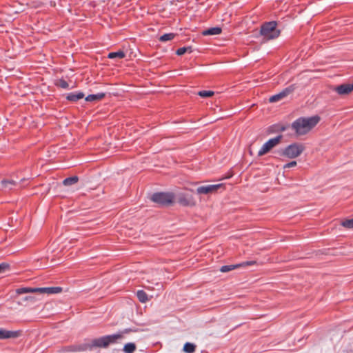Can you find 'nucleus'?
Returning <instances> with one entry per match:
<instances>
[{
	"label": "nucleus",
	"mask_w": 353,
	"mask_h": 353,
	"mask_svg": "<svg viewBox=\"0 0 353 353\" xmlns=\"http://www.w3.org/2000/svg\"><path fill=\"white\" fill-rule=\"evenodd\" d=\"M320 121V117L315 115L311 117H301L295 120L292 124V128L299 136L309 132Z\"/></svg>",
	"instance_id": "f257e3e1"
},
{
	"label": "nucleus",
	"mask_w": 353,
	"mask_h": 353,
	"mask_svg": "<svg viewBox=\"0 0 353 353\" xmlns=\"http://www.w3.org/2000/svg\"><path fill=\"white\" fill-rule=\"evenodd\" d=\"M131 332H135V330L132 329H125L119 333L96 339L93 340L92 345L99 347H106L109 344L113 343L117 340L123 339L124 334H129Z\"/></svg>",
	"instance_id": "f03ea898"
},
{
	"label": "nucleus",
	"mask_w": 353,
	"mask_h": 353,
	"mask_svg": "<svg viewBox=\"0 0 353 353\" xmlns=\"http://www.w3.org/2000/svg\"><path fill=\"white\" fill-rule=\"evenodd\" d=\"M276 21L265 22L260 28V34L264 40L274 39L279 37L281 30L277 27Z\"/></svg>",
	"instance_id": "7ed1b4c3"
},
{
	"label": "nucleus",
	"mask_w": 353,
	"mask_h": 353,
	"mask_svg": "<svg viewBox=\"0 0 353 353\" xmlns=\"http://www.w3.org/2000/svg\"><path fill=\"white\" fill-rule=\"evenodd\" d=\"M305 147L302 143H294L284 148L281 154L288 159H295L304 151Z\"/></svg>",
	"instance_id": "20e7f679"
},
{
	"label": "nucleus",
	"mask_w": 353,
	"mask_h": 353,
	"mask_svg": "<svg viewBox=\"0 0 353 353\" xmlns=\"http://www.w3.org/2000/svg\"><path fill=\"white\" fill-rule=\"evenodd\" d=\"M151 200L162 205H169L173 203L174 196L172 193L159 192L154 194Z\"/></svg>",
	"instance_id": "39448f33"
},
{
	"label": "nucleus",
	"mask_w": 353,
	"mask_h": 353,
	"mask_svg": "<svg viewBox=\"0 0 353 353\" xmlns=\"http://www.w3.org/2000/svg\"><path fill=\"white\" fill-rule=\"evenodd\" d=\"M281 138L282 137L280 135L273 139H269L262 145L261 149L259 150L258 155L261 157L270 152L274 147L280 143Z\"/></svg>",
	"instance_id": "423d86ee"
},
{
	"label": "nucleus",
	"mask_w": 353,
	"mask_h": 353,
	"mask_svg": "<svg viewBox=\"0 0 353 353\" xmlns=\"http://www.w3.org/2000/svg\"><path fill=\"white\" fill-rule=\"evenodd\" d=\"M295 88H296V86L294 85H290L289 87L283 90L279 93L272 96L269 99L270 102L274 103V102H277L279 101L282 100L283 99L288 97L290 94L292 93L294 91Z\"/></svg>",
	"instance_id": "0eeeda50"
},
{
	"label": "nucleus",
	"mask_w": 353,
	"mask_h": 353,
	"mask_svg": "<svg viewBox=\"0 0 353 353\" xmlns=\"http://www.w3.org/2000/svg\"><path fill=\"white\" fill-rule=\"evenodd\" d=\"M222 184H214V185H207L199 186L196 189V193L198 194H208L216 192L220 188L222 187Z\"/></svg>",
	"instance_id": "6e6552de"
},
{
	"label": "nucleus",
	"mask_w": 353,
	"mask_h": 353,
	"mask_svg": "<svg viewBox=\"0 0 353 353\" xmlns=\"http://www.w3.org/2000/svg\"><path fill=\"white\" fill-rule=\"evenodd\" d=\"M178 203L183 206H194L196 201L194 198L190 194H181L178 198Z\"/></svg>",
	"instance_id": "1a4fd4ad"
},
{
	"label": "nucleus",
	"mask_w": 353,
	"mask_h": 353,
	"mask_svg": "<svg viewBox=\"0 0 353 353\" xmlns=\"http://www.w3.org/2000/svg\"><path fill=\"white\" fill-rule=\"evenodd\" d=\"M255 263V261H246V262H243V263H238V264H236V265H223L221 268L220 269V271L221 272H230L231 270H233L236 268H241V267H245V266H248V265H253Z\"/></svg>",
	"instance_id": "9d476101"
},
{
	"label": "nucleus",
	"mask_w": 353,
	"mask_h": 353,
	"mask_svg": "<svg viewBox=\"0 0 353 353\" xmlns=\"http://www.w3.org/2000/svg\"><path fill=\"white\" fill-rule=\"evenodd\" d=\"M334 90L340 95H345L353 91V83L342 84L334 88Z\"/></svg>",
	"instance_id": "9b49d317"
},
{
	"label": "nucleus",
	"mask_w": 353,
	"mask_h": 353,
	"mask_svg": "<svg viewBox=\"0 0 353 353\" xmlns=\"http://www.w3.org/2000/svg\"><path fill=\"white\" fill-rule=\"evenodd\" d=\"M37 292L39 294H59L62 292L61 287H46V288H37Z\"/></svg>",
	"instance_id": "f8f14e48"
},
{
	"label": "nucleus",
	"mask_w": 353,
	"mask_h": 353,
	"mask_svg": "<svg viewBox=\"0 0 353 353\" xmlns=\"http://www.w3.org/2000/svg\"><path fill=\"white\" fill-rule=\"evenodd\" d=\"M19 332L18 331H8L3 329H0V339L16 338L19 336Z\"/></svg>",
	"instance_id": "ddd939ff"
},
{
	"label": "nucleus",
	"mask_w": 353,
	"mask_h": 353,
	"mask_svg": "<svg viewBox=\"0 0 353 353\" xmlns=\"http://www.w3.org/2000/svg\"><path fill=\"white\" fill-rule=\"evenodd\" d=\"M127 52L126 50L123 49L122 50H119L117 52H110L108 54V58L109 59H121L123 58H124L125 57V53Z\"/></svg>",
	"instance_id": "4468645a"
},
{
	"label": "nucleus",
	"mask_w": 353,
	"mask_h": 353,
	"mask_svg": "<svg viewBox=\"0 0 353 353\" xmlns=\"http://www.w3.org/2000/svg\"><path fill=\"white\" fill-rule=\"evenodd\" d=\"M222 29L220 27H213L210 28L207 30H205L202 32V34L204 36L206 35H215V34H219L221 33Z\"/></svg>",
	"instance_id": "2eb2a0df"
},
{
	"label": "nucleus",
	"mask_w": 353,
	"mask_h": 353,
	"mask_svg": "<svg viewBox=\"0 0 353 353\" xmlns=\"http://www.w3.org/2000/svg\"><path fill=\"white\" fill-rule=\"evenodd\" d=\"M84 97V94L81 92H76V93H70L67 95L66 97V99L68 100V101H77L79 99H81Z\"/></svg>",
	"instance_id": "dca6fc26"
},
{
	"label": "nucleus",
	"mask_w": 353,
	"mask_h": 353,
	"mask_svg": "<svg viewBox=\"0 0 353 353\" xmlns=\"http://www.w3.org/2000/svg\"><path fill=\"white\" fill-rule=\"evenodd\" d=\"M105 97V93L100 92L95 94H90L85 98L87 101H100Z\"/></svg>",
	"instance_id": "f3484780"
},
{
	"label": "nucleus",
	"mask_w": 353,
	"mask_h": 353,
	"mask_svg": "<svg viewBox=\"0 0 353 353\" xmlns=\"http://www.w3.org/2000/svg\"><path fill=\"white\" fill-rule=\"evenodd\" d=\"M37 288H21L16 290L17 294H22L26 293H37Z\"/></svg>",
	"instance_id": "a211bd4d"
},
{
	"label": "nucleus",
	"mask_w": 353,
	"mask_h": 353,
	"mask_svg": "<svg viewBox=\"0 0 353 353\" xmlns=\"http://www.w3.org/2000/svg\"><path fill=\"white\" fill-rule=\"evenodd\" d=\"M193 51H194V50L192 49V46H188L187 47L184 46V47L179 48L176 51V54L178 56H181V55L184 54L185 53H191Z\"/></svg>",
	"instance_id": "6ab92c4d"
},
{
	"label": "nucleus",
	"mask_w": 353,
	"mask_h": 353,
	"mask_svg": "<svg viewBox=\"0 0 353 353\" xmlns=\"http://www.w3.org/2000/svg\"><path fill=\"white\" fill-rule=\"evenodd\" d=\"M79 181V178L77 176L66 178L63 180V184L65 186H69L77 183Z\"/></svg>",
	"instance_id": "aec40b11"
},
{
	"label": "nucleus",
	"mask_w": 353,
	"mask_h": 353,
	"mask_svg": "<svg viewBox=\"0 0 353 353\" xmlns=\"http://www.w3.org/2000/svg\"><path fill=\"white\" fill-rule=\"evenodd\" d=\"M175 37H176V34L174 33H167V34H164L163 35L161 36L159 38V41L161 42H166V41L173 40Z\"/></svg>",
	"instance_id": "412c9836"
},
{
	"label": "nucleus",
	"mask_w": 353,
	"mask_h": 353,
	"mask_svg": "<svg viewBox=\"0 0 353 353\" xmlns=\"http://www.w3.org/2000/svg\"><path fill=\"white\" fill-rule=\"evenodd\" d=\"M196 345L191 343H186L183 346V351L186 353H193L195 352Z\"/></svg>",
	"instance_id": "4be33fe9"
},
{
	"label": "nucleus",
	"mask_w": 353,
	"mask_h": 353,
	"mask_svg": "<svg viewBox=\"0 0 353 353\" xmlns=\"http://www.w3.org/2000/svg\"><path fill=\"white\" fill-rule=\"evenodd\" d=\"M138 299L141 303H145L148 301V295L143 290H139L137 292Z\"/></svg>",
	"instance_id": "5701e85b"
},
{
	"label": "nucleus",
	"mask_w": 353,
	"mask_h": 353,
	"mask_svg": "<svg viewBox=\"0 0 353 353\" xmlns=\"http://www.w3.org/2000/svg\"><path fill=\"white\" fill-rule=\"evenodd\" d=\"M136 350L134 343H129L124 345L123 350L126 353H133Z\"/></svg>",
	"instance_id": "b1692460"
},
{
	"label": "nucleus",
	"mask_w": 353,
	"mask_h": 353,
	"mask_svg": "<svg viewBox=\"0 0 353 353\" xmlns=\"http://www.w3.org/2000/svg\"><path fill=\"white\" fill-rule=\"evenodd\" d=\"M214 94V92L211 90H201L198 92V95L203 98L211 97Z\"/></svg>",
	"instance_id": "393cba45"
},
{
	"label": "nucleus",
	"mask_w": 353,
	"mask_h": 353,
	"mask_svg": "<svg viewBox=\"0 0 353 353\" xmlns=\"http://www.w3.org/2000/svg\"><path fill=\"white\" fill-rule=\"evenodd\" d=\"M1 184L3 188L11 189L10 186L15 185L16 183L14 181L3 180Z\"/></svg>",
	"instance_id": "a878e982"
},
{
	"label": "nucleus",
	"mask_w": 353,
	"mask_h": 353,
	"mask_svg": "<svg viewBox=\"0 0 353 353\" xmlns=\"http://www.w3.org/2000/svg\"><path fill=\"white\" fill-rule=\"evenodd\" d=\"M341 224L345 228H353V219L345 220Z\"/></svg>",
	"instance_id": "bb28decb"
},
{
	"label": "nucleus",
	"mask_w": 353,
	"mask_h": 353,
	"mask_svg": "<svg viewBox=\"0 0 353 353\" xmlns=\"http://www.w3.org/2000/svg\"><path fill=\"white\" fill-rule=\"evenodd\" d=\"M38 299L35 296H26L24 297L22 301L24 302H30V303H34Z\"/></svg>",
	"instance_id": "cd10ccee"
},
{
	"label": "nucleus",
	"mask_w": 353,
	"mask_h": 353,
	"mask_svg": "<svg viewBox=\"0 0 353 353\" xmlns=\"http://www.w3.org/2000/svg\"><path fill=\"white\" fill-rule=\"evenodd\" d=\"M57 85H59V87L62 88H68V86H69V85L67 83V81H65L63 79H59L58 81Z\"/></svg>",
	"instance_id": "c85d7f7f"
},
{
	"label": "nucleus",
	"mask_w": 353,
	"mask_h": 353,
	"mask_svg": "<svg viewBox=\"0 0 353 353\" xmlns=\"http://www.w3.org/2000/svg\"><path fill=\"white\" fill-rule=\"evenodd\" d=\"M9 268V265L6 263H1L0 264V274L6 272Z\"/></svg>",
	"instance_id": "c756f323"
},
{
	"label": "nucleus",
	"mask_w": 353,
	"mask_h": 353,
	"mask_svg": "<svg viewBox=\"0 0 353 353\" xmlns=\"http://www.w3.org/2000/svg\"><path fill=\"white\" fill-rule=\"evenodd\" d=\"M296 164H297L296 161H291V162L288 163L285 165H284L283 168L285 169V168L295 167L296 165Z\"/></svg>",
	"instance_id": "7c9ffc66"
},
{
	"label": "nucleus",
	"mask_w": 353,
	"mask_h": 353,
	"mask_svg": "<svg viewBox=\"0 0 353 353\" xmlns=\"http://www.w3.org/2000/svg\"><path fill=\"white\" fill-rule=\"evenodd\" d=\"M286 129H287V127H286V126L283 125V126H281V128H280V131L283 132V131H285Z\"/></svg>",
	"instance_id": "2f4dec72"
}]
</instances>
